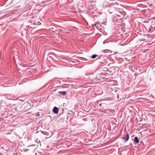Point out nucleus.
<instances>
[{"label":"nucleus","mask_w":155,"mask_h":155,"mask_svg":"<svg viewBox=\"0 0 155 155\" xmlns=\"http://www.w3.org/2000/svg\"><path fill=\"white\" fill-rule=\"evenodd\" d=\"M107 74H108L106 72H105L104 73H102L98 75L97 76V78H98L99 76H100L102 77L103 78H104V76H107Z\"/></svg>","instance_id":"nucleus-1"},{"label":"nucleus","mask_w":155,"mask_h":155,"mask_svg":"<svg viewBox=\"0 0 155 155\" xmlns=\"http://www.w3.org/2000/svg\"><path fill=\"white\" fill-rule=\"evenodd\" d=\"M52 111L54 113L58 114V108L57 107H55L53 109Z\"/></svg>","instance_id":"nucleus-2"},{"label":"nucleus","mask_w":155,"mask_h":155,"mask_svg":"<svg viewBox=\"0 0 155 155\" xmlns=\"http://www.w3.org/2000/svg\"><path fill=\"white\" fill-rule=\"evenodd\" d=\"M134 141L135 142H136L137 143H138L139 142V141L138 140V138L137 137H134Z\"/></svg>","instance_id":"nucleus-3"},{"label":"nucleus","mask_w":155,"mask_h":155,"mask_svg":"<svg viewBox=\"0 0 155 155\" xmlns=\"http://www.w3.org/2000/svg\"><path fill=\"white\" fill-rule=\"evenodd\" d=\"M123 138L126 141H127L128 140V139L129 138V134L128 133H127V137L126 138H125V137H124Z\"/></svg>","instance_id":"nucleus-4"},{"label":"nucleus","mask_w":155,"mask_h":155,"mask_svg":"<svg viewBox=\"0 0 155 155\" xmlns=\"http://www.w3.org/2000/svg\"><path fill=\"white\" fill-rule=\"evenodd\" d=\"M59 93L63 95H65L66 94V92L65 91H59Z\"/></svg>","instance_id":"nucleus-5"},{"label":"nucleus","mask_w":155,"mask_h":155,"mask_svg":"<svg viewBox=\"0 0 155 155\" xmlns=\"http://www.w3.org/2000/svg\"><path fill=\"white\" fill-rule=\"evenodd\" d=\"M97 56V55L94 54L92 56L91 58L92 59H94V58H95Z\"/></svg>","instance_id":"nucleus-6"},{"label":"nucleus","mask_w":155,"mask_h":155,"mask_svg":"<svg viewBox=\"0 0 155 155\" xmlns=\"http://www.w3.org/2000/svg\"><path fill=\"white\" fill-rule=\"evenodd\" d=\"M82 87V86H81L80 87Z\"/></svg>","instance_id":"nucleus-7"},{"label":"nucleus","mask_w":155,"mask_h":155,"mask_svg":"<svg viewBox=\"0 0 155 155\" xmlns=\"http://www.w3.org/2000/svg\"><path fill=\"white\" fill-rule=\"evenodd\" d=\"M101 105V104H100V105Z\"/></svg>","instance_id":"nucleus-8"}]
</instances>
